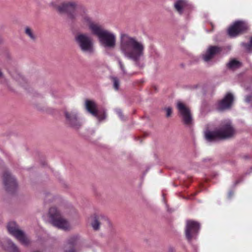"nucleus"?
<instances>
[{
  "instance_id": "1",
  "label": "nucleus",
  "mask_w": 252,
  "mask_h": 252,
  "mask_svg": "<svg viewBox=\"0 0 252 252\" xmlns=\"http://www.w3.org/2000/svg\"><path fill=\"white\" fill-rule=\"evenodd\" d=\"M120 50L125 58L139 65V61L144 56L145 46L135 37L122 32L120 37Z\"/></svg>"
},
{
  "instance_id": "2",
  "label": "nucleus",
  "mask_w": 252,
  "mask_h": 252,
  "mask_svg": "<svg viewBox=\"0 0 252 252\" xmlns=\"http://www.w3.org/2000/svg\"><path fill=\"white\" fill-rule=\"evenodd\" d=\"M235 132V131L231 125V122L227 120L222 122L220 129L215 131H205L204 136L208 142H213L217 140L230 138L234 135Z\"/></svg>"
},
{
  "instance_id": "3",
  "label": "nucleus",
  "mask_w": 252,
  "mask_h": 252,
  "mask_svg": "<svg viewBox=\"0 0 252 252\" xmlns=\"http://www.w3.org/2000/svg\"><path fill=\"white\" fill-rule=\"evenodd\" d=\"M91 28L92 33L97 36L101 46L106 49L115 47L116 37L113 33L104 29L100 25H92Z\"/></svg>"
},
{
  "instance_id": "4",
  "label": "nucleus",
  "mask_w": 252,
  "mask_h": 252,
  "mask_svg": "<svg viewBox=\"0 0 252 252\" xmlns=\"http://www.w3.org/2000/svg\"><path fill=\"white\" fill-rule=\"evenodd\" d=\"M68 210H73V209H63L62 207L60 210H58L56 207H51L49 211V216L51 223L54 226L64 230H69L70 228L69 222L61 216V211L63 214L68 213Z\"/></svg>"
},
{
  "instance_id": "5",
  "label": "nucleus",
  "mask_w": 252,
  "mask_h": 252,
  "mask_svg": "<svg viewBox=\"0 0 252 252\" xmlns=\"http://www.w3.org/2000/svg\"><path fill=\"white\" fill-rule=\"evenodd\" d=\"M58 11L61 13L67 14L70 19L78 17V14L85 12V8L74 0L64 2L57 7Z\"/></svg>"
},
{
  "instance_id": "6",
  "label": "nucleus",
  "mask_w": 252,
  "mask_h": 252,
  "mask_svg": "<svg viewBox=\"0 0 252 252\" xmlns=\"http://www.w3.org/2000/svg\"><path fill=\"white\" fill-rule=\"evenodd\" d=\"M75 40L83 53L88 55L94 53L95 49L94 42L89 35L79 33L75 36Z\"/></svg>"
},
{
  "instance_id": "7",
  "label": "nucleus",
  "mask_w": 252,
  "mask_h": 252,
  "mask_svg": "<svg viewBox=\"0 0 252 252\" xmlns=\"http://www.w3.org/2000/svg\"><path fill=\"white\" fill-rule=\"evenodd\" d=\"M7 228L9 233L18 240L22 244L28 246L30 244V241L28 237L19 229L15 222H9L7 225Z\"/></svg>"
},
{
  "instance_id": "8",
  "label": "nucleus",
  "mask_w": 252,
  "mask_h": 252,
  "mask_svg": "<svg viewBox=\"0 0 252 252\" xmlns=\"http://www.w3.org/2000/svg\"><path fill=\"white\" fill-rule=\"evenodd\" d=\"M64 115L67 124L75 129L79 128L82 125V122L78 117V113L76 109H74L70 112L65 111Z\"/></svg>"
},
{
  "instance_id": "9",
  "label": "nucleus",
  "mask_w": 252,
  "mask_h": 252,
  "mask_svg": "<svg viewBox=\"0 0 252 252\" xmlns=\"http://www.w3.org/2000/svg\"><path fill=\"white\" fill-rule=\"evenodd\" d=\"M85 108L90 113L96 117L99 121L105 119L106 115L105 111L98 110L94 101L86 100L85 101Z\"/></svg>"
},
{
  "instance_id": "10",
  "label": "nucleus",
  "mask_w": 252,
  "mask_h": 252,
  "mask_svg": "<svg viewBox=\"0 0 252 252\" xmlns=\"http://www.w3.org/2000/svg\"><path fill=\"white\" fill-rule=\"evenodd\" d=\"M177 108L182 117L184 123L187 126L192 124V119L189 109L181 101H178Z\"/></svg>"
},
{
  "instance_id": "11",
  "label": "nucleus",
  "mask_w": 252,
  "mask_h": 252,
  "mask_svg": "<svg viewBox=\"0 0 252 252\" xmlns=\"http://www.w3.org/2000/svg\"><path fill=\"white\" fill-rule=\"evenodd\" d=\"M200 229V225L198 222L193 220H187L186 227V236L187 239L190 241L195 237Z\"/></svg>"
},
{
  "instance_id": "12",
  "label": "nucleus",
  "mask_w": 252,
  "mask_h": 252,
  "mask_svg": "<svg viewBox=\"0 0 252 252\" xmlns=\"http://www.w3.org/2000/svg\"><path fill=\"white\" fill-rule=\"evenodd\" d=\"M248 28L247 24L243 21H236L228 29V34L231 37H236L245 31Z\"/></svg>"
},
{
  "instance_id": "13",
  "label": "nucleus",
  "mask_w": 252,
  "mask_h": 252,
  "mask_svg": "<svg viewBox=\"0 0 252 252\" xmlns=\"http://www.w3.org/2000/svg\"><path fill=\"white\" fill-rule=\"evenodd\" d=\"M3 182L5 189L8 191L14 190L17 186L15 179L9 172H6L3 174Z\"/></svg>"
},
{
  "instance_id": "14",
  "label": "nucleus",
  "mask_w": 252,
  "mask_h": 252,
  "mask_svg": "<svg viewBox=\"0 0 252 252\" xmlns=\"http://www.w3.org/2000/svg\"><path fill=\"white\" fill-rule=\"evenodd\" d=\"M234 97L231 93H228L219 103L218 108L220 110H223L229 108L233 103Z\"/></svg>"
},
{
  "instance_id": "15",
  "label": "nucleus",
  "mask_w": 252,
  "mask_h": 252,
  "mask_svg": "<svg viewBox=\"0 0 252 252\" xmlns=\"http://www.w3.org/2000/svg\"><path fill=\"white\" fill-rule=\"evenodd\" d=\"M104 221L108 222L106 217L102 214L94 215L92 218L91 225L94 230H98L100 225Z\"/></svg>"
},
{
  "instance_id": "16",
  "label": "nucleus",
  "mask_w": 252,
  "mask_h": 252,
  "mask_svg": "<svg viewBox=\"0 0 252 252\" xmlns=\"http://www.w3.org/2000/svg\"><path fill=\"white\" fill-rule=\"evenodd\" d=\"M221 51V48L218 46H210L208 48L206 53L203 55V60L208 62L217 53Z\"/></svg>"
},
{
  "instance_id": "17",
  "label": "nucleus",
  "mask_w": 252,
  "mask_h": 252,
  "mask_svg": "<svg viewBox=\"0 0 252 252\" xmlns=\"http://www.w3.org/2000/svg\"><path fill=\"white\" fill-rule=\"evenodd\" d=\"M187 5L188 2L186 0H177L174 4L175 9L180 14L183 13L184 10Z\"/></svg>"
},
{
  "instance_id": "18",
  "label": "nucleus",
  "mask_w": 252,
  "mask_h": 252,
  "mask_svg": "<svg viewBox=\"0 0 252 252\" xmlns=\"http://www.w3.org/2000/svg\"><path fill=\"white\" fill-rule=\"evenodd\" d=\"M87 10L85 9V12H82L81 14H78V16H80L81 17L82 21L86 23L89 25V29L92 32V29H91V26L92 25H99L98 24L94 23L92 21L91 18L86 13Z\"/></svg>"
},
{
  "instance_id": "19",
  "label": "nucleus",
  "mask_w": 252,
  "mask_h": 252,
  "mask_svg": "<svg viewBox=\"0 0 252 252\" xmlns=\"http://www.w3.org/2000/svg\"><path fill=\"white\" fill-rule=\"evenodd\" d=\"M227 66L229 69L235 70L241 66V63L235 59H233L229 61Z\"/></svg>"
},
{
  "instance_id": "20",
  "label": "nucleus",
  "mask_w": 252,
  "mask_h": 252,
  "mask_svg": "<svg viewBox=\"0 0 252 252\" xmlns=\"http://www.w3.org/2000/svg\"><path fill=\"white\" fill-rule=\"evenodd\" d=\"M5 246L9 252H20L18 247L11 240H7Z\"/></svg>"
},
{
  "instance_id": "21",
  "label": "nucleus",
  "mask_w": 252,
  "mask_h": 252,
  "mask_svg": "<svg viewBox=\"0 0 252 252\" xmlns=\"http://www.w3.org/2000/svg\"><path fill=\"white\" fill-rule=\"evenodd\" d=\"M25 33H26V34L27 35H28L29 36V37L31 39H32V40H34L35 39V36H34V35L32 32V31L29 27H26L25 28Z\"/></svg>"
},
{
  "instance_id": "22",
  "label": "nucleus",
  "mask_w": 252,
  "mask_h": 252,
  "mask_svg": "<svg viewBox=\"0 0 252 252\" xmlns=\"http://www.w3.org/2000/svg\"><path fill=\"white\" fill-rule=\"evenodd\" d=\"M79 240V237L78 236H73L71 237L68 240V243L71 245H76Z\"/></svg>"
},
{
  "instance_id": "23",
  "label": "nucleus",
  "mask_w": 252,
  "mask_h": 252,
  "mask_svg": "<svg viewBox=\"0 0 252 252\" xmlns=\"http://www.w3.org/2000/svg\"><path fill=\"white\" fill-rule=\"evenodd\" d=\"M55 199V197L51 194L47 193L45 194V201L46 202L53 201Z\"/></svg>"
},
{
  "instance_id": "24",
  "label": "nucleus",
  "mask_w": 252,
  "mask_h": 252,
  "mask_svg": "<svg viewBox=\"0 0 252 252\" xmlns=\"http://www.w3.org/2000/svg\"><path fill=\"white\" fill-rule=\"evenodd\" d=\"M113 86L116 90H118L119 88L120 82L119 79L117 77H112Z\"/></svg>"
},
{
  "instance_id": "25",
  "label": "nucleus",
  "mask_w": 252,
  "mask_h": 252,
  "mask_svg": "<svg viewBox=\"0 0 252 252\" xmlns=\"http://www.w3.org/2000/svg\"><path fill=\"white\" fill-rule=\"evenodd\" d=\"M242 45L246 49V50L249 51L251 52L252 48V37L251 39L250 43H242Z\"/></svg>"
},
{
  "instance_id": "26",
  "label": "nucleus",
  "mask_w": 252,
  "mask_h": 252,
  "mask_svg": "<svg viewBox=\"0 0 252 252\" xmlns=\"http://www.w3.org/2000/svg\"><path fill=\"white\" fill-rule=\"evenodd\" d=\"M117 61L118 62V63H119V65L120 66V67L122 71L123 72V74H126V69L125 68L124 65L123 64L122 61L119 58H118Z\"/></svg>"
},
{
  "instance_id": "27",
  "label": "nucleus",
  "mask_w": 252,
  "mask_h": 252,
  "mask_svg": "<svg viewBox=\"0 0 252 252\" xmlns=\"http://www.w3.org/2000/svg\"><path fill=\"white\" fill-rule=\"evenodd\" d=\"M165 111H166V116L167 117H169V116H170L171 113H172V109L170 107H168V108H165Z\"/></svg>"
},
{
  "instance_id": "28",
  "label": "nucleus",
  "mask_w": 252,
  "mask_h": 252,
  "mask_svg": "<svg viewBox=\"0 0 252 252\" xmlns=\"http://www.w3.org/2000/svg\"><path fill=\"white\" fill-rule=\"evenodd\" d=\"M251 100H252V95H248L246 96V98H245V101L246 102L249 103L250 102Z\"/></svg>"
},
{
  "instance_id": "29",
  "label": "nucleus",
  "mask_w": 252,
  "mask_h": 252,
  "mask_svg": "<svg viewBox=\"0 0 252 252\" xmlns=\"http://www.w3.org/2000/svg\"><path fill=\"white\" fill-rule=\"evenodd\" d=\"M116 113H117V114L118 115V116L120 117V118L122 119L123 116H122V111H121V110L117 109V110H116Z\"/></svg>"
},
{
  "instance_id": "30",
  "label": "nucleus",
  "mask_w": 252,
  "mask_h": 252,
  "mask_svg": "<svg viewBox=\"0 0 252 252\" xmlns=\"http://www.w3.org/2000/svg\"><path fill=\"white\" fill-rule=\"evenodd\" d=\"M65 252H76L74 249H71L69 251H65Z\"/></svg>"
},
{
  "instance_id": "31",
  "label": "nucleus",
  "mask_w": 252,
  "mask_h": 252,
  "mask_svg": "<svg viewBox=\"0 0 252 252\" xmlns=\"http://www.w3.org/2000/svg\"><path fill=\"white\" fill-rule=\"evenodd\" d=\"M2 77V73L1 72V71L0 70V78Z\"/></svg>"
},
{
  "instance_id": "32",
  "label": "nucleus",
  "mask_w": 252,
  "mask_h": 252,
  "mask_svg": "<svg viewBox=\"0 0 252 252\" xmlns=\"http://www.w3.org/2000/svg\"><path fill=\"white\" fill-rule=\"evenodd\" d=\"M231 193H232V192H230L229 193V194H228V197H231Z\"/></svg>"
},
{
  "instance_id": "33",
  "label": "nucleus",
  "mask_w": 252,
  "mask_h": 252,
  "mask_svg": "<svg viewBox=\"0 0 252 252\" xmlns=\"http://www.w3.org/2000/svg\"><path fill=\"white\" fill-rule=\"evenodd\" d=\"M227 47L228 50H230L231 49V46H228Z\"/></svg>"
}]
</instances>
